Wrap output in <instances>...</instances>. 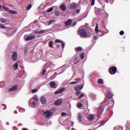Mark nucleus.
Segmentation results:
<instances>
[{
  "label": "nucleus",
  "mask_w": 130,
  "mask_h": 130,
  "mask_svg": "<svg viewBox=\"0 0 130 130\" xmlns=\"http://www.w3.org/2000/svg\"><path fill=\"white\" fill-rule=\"evenodd\" d=\"M31 8H32V4H28L27 6L26 10L29 11Z\"/></svg>",
  "instance_id": "24"
},
{
  "label": "nucleus",
  "mask_w": 130,
  "mask_h": 130,
  "mask_svg": "<svg viewBox=\"0 0 130 130\" xmlns=\"http://www.w3.org/2000/svg\"><path fill=\"white\" fill-rule=\"evenodd\" d=\"M100 109L102 111V112H103V111H104V107L102 106H100Z\"/></svg>",
  "instance_id": "28"
},
{
  "label": "nucleus",
  "mask_w": 130,
  "mask_h": 130,
  "mask_svg": "<svg viewBox=\"0 0 130 130\" xmlns=\"http://www.w3.org/2000/svg\"><path fill=\"white\" fill-rule=\"evenodd\" d=\"M50 87H51L52 88L55 89V88H56V87H57V86L56 85V84L55 83V82L54 81H52L50 82Z\"/></svg>",
  "instance_id": "13"
},
{
  "label": "nucleus",
  "mask_w": 130,
  "mask_h": 130,
  "mask_svg": "<svg viewBox=\"0 0 130 130\" xmlns=\"http://www.w3.org/2000/svg\"><path fill=\"white\" fill-rule=\"evenodd\" d=\"M24 53H27V50L26 51V50H24Z\"/></svg>",
  "instance_id": "53"
},
{
  "label": "nucleus",
  "mask_w": 130,
  "mask_h": 130,
  "mask_svg": "<svg viewBox=\"0 0 130 130\" xmlns=\"http://www.w3.org/2000/svg\"><path fill=\"white\" fill-rule=\"evenodd\" d=\"M38 101V98L37 97L36 98H32L31 99H30V104L33 105V106H35V103Z\"/></svg>",
  "instance_id": "5"
},
{
  "label": "nucleus",
  "mask_w": 130,
  "mask_h": 130,
  "mask_svg": "<svg viewBox=\"0 0 130 130\" xmlns=\"http://www.w3.org/2000/svg\"><path fill=\"white\" fill-rule=\"evenodd\" d=\"M72 23H73V20L72 19H69L64 22L65 26H71Z\"/></svg>",
  "instance_id": "7"
},
{
  "label": "nucleus",
  "mask_w": 130,
  "mask_h": 130,
  "mask_svg": "<svg viewBox=\"0 0 130 130\" xmlns=\"http://www.w3.org/2000/svg\"><path fill=\"white\" fill-rule=\"evenodd\" d=\"M33 39H35V36H30L26 38L25 40L27 41H29L30 40H32Z\"/></svg>",
  "instance_id": "15"
},
{
  "label": "nucleus",
  "mask_w": 130,
  "mask_h": 130,
  "mask_svg": "<svg viewBox=\"0 0 130 130\" xmlns=\"http://www.w3.org/2000/svg\"><path fill=\"white\" fill-rule=\"evenodd\" d=\"M95 5V0H92L91 2V6H94Z\"/></svg>",
  "instance_id": "43"
},
{
  "label": "nucleus",
  "mask_w": 130,
  "mask_h": 130,
  "mask_svg": "<svg viewBox=\"0 0 130 130\" xmlns=\"http://www.w3.org/2000/svg\"><path fill=\"white\" fill-rule=\"evenodd\" d=\"M117 72V68L115 66H112L109 69V73L110 75H114Z\"/></svg>",
  "instance_id": "1"
},
{
  "label": "nucleus",
  "mask_w": 130,
  "mask_h": 130,
  "mask_svg": "<svg viewBox=\"0 0 130 130\" xmlns=\"http://www.w3.org/2000/svg\"><path fill=\"white\" fill-rule=\"evenodd\" d=\"M17 89H18V85H15L13 87H12L11 88L9 89V91L13 92L14 91H16V90H17Z\"/></svg>",
  "instance_id": "10"
},
{
  "label": "nucleus",
  "mask_w": 130,
  "mask_h": 130,
  "mask_svg": "<svg viewBox=\"0 0 130 130\" xmlns=\"http://www.w3.org/2000/svg\"><path fill=\"white\" fill-rule=\"evenodd\" d=\"M62 103V99H59L55 102V105H60Z\"/></svg>",
  "instance_id": "12"
},
{
  "label": "nucleus",
  "mask_w": 130,
  "mask_h": 130,
  "mask_svg": "<svg viewBox=\"0 0 130 130\" xmlns=\"http://www.w3.org/2000/svg\"><path fill=\"white\" fill-rule=\"evenodd\" d=\"M83 97H84V94L82 93L80 96L79 98V99H82V98H83Z\"/></svg>",
  "instance_id": "41"
},
{
  "label": "nucleus",
  "mask_w": 130,
  "mask_h": 130,
  "mask_svg": "<svg viewBox=\"0 0 130 130\" xmlns=\"http://www.w3.org/2000/svg\"><path fill=\"white\" fill-rule=\"evenodd\" d=\"M84 88V84H80L74 87L75 91H80Z\"/></svg>",
  "instance_id": "6"
},
{
  "label": "nucleus",
  "mask_w": 130,
  "mask_h": 130,
  "mask_svg": "<svg viewBox=\"0 0 130 130\" xmlns=\"http://www.w3.org/2000/svg\"><path fill=\"white\" fill-rule=\"evenodd\" d=\"M74 60H78V57H74Z\"/></svg>",
  "instance_id": "50"
},
{
  "label": "nucleus",
  "mask_w": 130,
  "mask_h": 130,
  "mask_svg": "<svg viewBox=\"0 0 130 130\" xmlns=\"http://www.w3.org/2000/svg\"><path fill=\"white\" fill-rule=\"evenodd\" d=\"M87 118H88V119H89V120H90V121H92L93 120V119H94V118H95V117H94V115H90L87 117Z\"/></svg>",
  "instance_id": "21"
},
{
  "label": "nucleus",
  "mask_w": 130,
  "mask_h": 130,
  "mask_svg": "<svg viewBox=\"0 0 130 130\" xmlns=\"http://www.w3.org/2000/svg\"><path fill=\"white\" fill-rule=\"evenodd\" d=\"M77 119L79 121V122H81L82 121V115L80 113H79L77 115Z\"/></svg>",
  "instance_id": "20"
},
{
  "label": "nucleus",
  "mask_w": 130,
  "mask_h": 130,
  "mask_svg": "<svg viewBox=\"0 0 130 130\" xmlns=\"http://www.w3.org/2000/svg\"><path fill=\"white\" fill-rule=\"evenodd\" d=\"M52 44H53L52 41H50L49 43V47L53 48V46H52Z\"/></svg>",
  "instance_id": "25"
},
{
  "label": "nucleus",
  "mask_w": 130,
  "mask_h": 130,
  "mask_svg": "<svg viewBox=\"0 0 130 130\" xmlns=\"http://www.w3.org/2000/svg\"><path fill=\"white\" fill-rule=\"evenodd\" d=\"M71 10H75L78 8V5L76 3H72L70 7Z\"/></svg>",
  "instance_id": "11"
},
{
  "label": "nucleus",
  "mask_w": 130,
  "mask_h": 130,
  "mask_svg": "<svg viewBox=\"0 0 130 130\" xmlns=\"http://www.w3.org/2000/svg\"><path fill=\"white\" fill-rule=\"evenodd\" d=\"M79 33L80 34L81 37H87L88 36V34H87V31L86 29L81 28L79 30Z\"/></svg>",
  "instance_id": "3"
},
{
  "label": "nucleus",
  "mask_w": 130,
  "mask_h": 130,
  "mask_svg": "<svg viewBox=\"0 0 130 130\" xmlns=\"http://www.w3.org/2000/svg\"><path fill=\"white\" fill-rule=\"evenodd\" d=\"M2 8L3 10L6 11V12H8V13H10V14H12V15H17V14H18L17 11L11 10L10 9H9V8L6 6H3Z\"/></svg>",
  "instance_id": "2"
},
{
  "label": "nucleus",
  "mask_w": 130,
  "mask_h": 130,
  "mask_svg": "<svg viewBox=\"0 0 130 130\" xmlns=\"http://www.w3.org/2000/svg\"><path fill=\"white\" fill-rule=\"evenodd\" d=\"M81 94V91H76L75 92V94L76 95V96H79V95H80Z\"/></svg>",
  "instance_id": "32"
},
{
  "label": "nucleus",
  "mask_w": 130,
  "mask_h": 130,
  "mask_svg": "<svg viewBox=\"0 0 130 130\" xmlns=\"http://www.w3.org/2000/svg\"><path fill=\"white\" fill-rule=\"evenodd\" d=\"M53 11V8H51L49 9L47 11L48 13H50L51 12H52Z\"/></svg>",
  "instance_id": "31"
},
{
  "label": "nucleus",
  "mask_w": 130,
  "mask_h": 130,
  "mask_svg": "<svg viewBox=\"0 0 130 130\" xmlns=\"http://www.w3.org/2000/svg\"><path fill=\"white\" fill-rule=\"evenodd\" d=\"M41 102L42 103V104H46V98L44 96H42L40 99Z\"/></svg>",
  "instance_id": "16"
},
{
  "label": "nucleus",
  "mask_w": 130,
  "mask_h": 130,
  "mask_svg": "<svg viewBox=\"0 0 130 130\" xmlns=\"http://www.w3.org/2000/svg\"><path fill=\"white\" fill-rule=\"evenodd\" d=\"M101 123H102L101 125H100V126H101V125H102L103 124V122H102Z\"/></svg>",
  "instance_id": "54"
},
{
  "label": "nucleus",
  "mask_w": 130,
  "mask_h": 130,
  "mask_svg": "<svg viewBox=\"0 0 130 130\" xmlns=\"http://www.w3.org/2000/svg\"><path fill=\"white\" fill-rule=\"evenodd\" d=\"M75 129L74 128H72L71 130H74Z\"/></svg>",
  "instance_id": "57"
},
{
  "label": "nucleus",
  "mask_w": 130,
  "mask_h": 130,
  "mask_svg": "<svg viewBox=\"0 0 130 130\" xmlns=\"http://www.w3.org/2000/svg\"><path fill=\"white\" fill-rule=\"evenodd\" d=\"M98 2H100V0H98Z\"/></svg>",
  "instance_id": "58"
},
{
  "label": "nucleus",
  "mask_w": 130,
  "mask_h": 130,
  "mask_svg": "<svg viewBox=\"0 0 130 130\" xmlns=\"http://www.w3.org/2000/svg\"><path fill=\"white\" fill-rule=\"evenodd\" d=\"M70 85H72V84H78V82L77 81H75V82H72L69 83Z\"/></svg>",
  "instance_id": "40"
},
{
  "label": "nucleus",
  "mask_w": 130,
  "mask_h": 130,
  "mask_svg": "<svg viewBox=\"0 0 130 130\" xmlns=\"http://www.w3.org/2000/svg\"><path fill=\"white\" fill-rule=\"evenodd\" d=\"M46 70H44V71H43L42 74L44 75H45V73H46Z\"/></svg>",
  "instance_id": "49"
},
{
  "label": "nucleus",
  "mask_w": 130,
  "mask_h": 130,
  "mask_svg": "<svg viewBox=\"0 0 130 130\" xmlns=\"http://www.w3.org/2000/svg\"><path fill=\"white\" fill-rule=\"evenodd\" d=\"M35 34H37V33H39V31H35Z\"/></svg>",
  "instance_id": "52"
},
{
  "label": "nucleus",
  "mask_w": 130,
  "mask_h": 130,
  "mask_svg": "<svg viewBox=\"0 0 130 130\" xmlns=\"http://www.w3.org/2000/svg\"><path fill=\"white\" fill-rule=\"evenodd\" d=\"M53 22H54V20H50L49 22L48 25H51V24H52V23H53Z\"/></svg>",
  "instance_id": "42"
},
{
  "label": "nucleus",
  "mask_w": 130,
  "mask_h": 130,
  "mask_svg": "<svg viewBox=\"0 0 130 130\" xmlns=\"http://www.w3.org/2000/svg\"><path fill=\"white\" fill-rule=\"evenodd\" d=\"M17 52L14 51L12 54V59L13 61H16V60H17Z\"/></svg>",
  "instance_id": "9"
},
{
  "label": "nucleus",
  "mask_w": 130,
  "mask_h": 130,
  "mask_svg": "<svg viewBox=\"0 0 130 130\" xmlns=\"http://www.w3.org/2000/svg\"><path fill=\"white\" fill-rule=\"evenodd\" d=\"M76 12H77V14H79V13H80V10H76Z\"/></svg>",
  "instance_id": "51"
},
{
  "label": "nucleus",
  "mask_w": 130,
  "mask_h": 130,
  "mask_svg": "<svg viewBox=\"0 0 130 130\" xmlns=\"http://www.w3.org/2000/svg\"><path fill=\"white\" fill-rule=\"evenodd\" d=\"M120 35L122 36L124 34V31L123 30H121L119 32Z\"/></svg>",
  "instance_id": "38"
},
{
  "label": "nucleus",
  "mask_w": 130,
  "mask_h": 130,
  "mask_svg": "<svg viewBox=\"0 0 130 130\" xmlns=\"http://www.w3.org/2000/svg\"><path fill=\"white\" fill-rule=\"evenodd\" d=\"M64 115H67V113H66V112H62L61 113V116H64Z\"/></svg>",
  "instance_id": "47"
},
{
  "label": "nucleus",
  "mask_w": 130,
  "mask_h": 130,
  "mask_svg": "<svg viewBox=\"0 0 130 130\" xmlns=\"http://www.w3.org/2000/svg\"><path fill=\"white\" fill-rule=\"evenodd\" d=\"M0 28L2 29H6V26H4V25L0 24Z\"/></svg>",
  "instance_id": "35"
},
{
  "label": "nucleus",
  "mask_w": 130,
  "mask_h": 130,
  "mask_svg": "<svg viewBox=\"0 0 130 130\" xmlns=\"http://www.w3.org/2000/svg\"><path fill=\"white\" fill-rule=\"evenodd\" d=\"M31 92L32 93H36V92H37V89H32Z\"/></svg>",
  "instance_id": "45"
},
{
  "label": "nucleus",
  "mask_w": 130,
  "mask_h": 130,
  "mask_svg": "<svg viewBox=\"0 0 130 130\" xmlns=\"http://www.w3.org/2000/svg\"><path fill=\"white\" fill-rule=\"evenodd\" d=\"M70 85H72V84H78V82L77 81H75V82H72L69 83Z\"/></svg>",
  "instance_id": "39"
},
{
  "label": "nucleus",
  "mask_w": 130,
  "mask_h": 130,
  "mask_svg": "<svg viewBox=\"0 0 130 130\" xmlns=\"http://www.w3.org/2000/svg\"><path fill=\"white\" fill-rule=\"evenodd\" d=\"M13 68H14V70L15 71H16V70H17V69H18V63H15L14 65H13Z\"/></svg>",
  "instance_id": "26"
},
{
  "label": "nucleus",
  "mask_w": 130,
  "mask_h": 130,
  "mask_svg": "<svg viewBox=\"0 0 130 130\" xmlns=\"http://www.w3.org/2000/svg\"><path fill=\"white\" fill-rule=\"evenodd\" d=\"M1 8H2V6L0 5V10H1Z\"/></svg>",
  "instance_id": "56"
},
{
  "label": "nucleus",
  "mask_w": 130,
  "mask_h": 130,
  "mask_svg": "<svg viewBox=\"0 0 130 130\" xmlns=\"http://www.w3.org/2000/svg\"><path fill=\"white\" fill-rule=\"evenodd\" d=\"M107 96L109 99H111L113 97V94L111 93V92L109 91H107Z\"/></svg>",
  "instance_id": "14"
},
{
  "label": "nucleus",
  "mask_w": 130,
  "mask_h": 130,
  "mask_svg": "<svg viewBox=\"0 0 130 130\" xmlns=\"http://www.w3.org/2000/svg\"><path fill=\"white\" fill-rule=\"evenodd\" d=\"M66 90V88L64 87H61L60 89L58 90H57L55 92V94H61L62 92H63Z\"/></svg>",
  "instance_id": "8"
},
{
  "label": "nucleus",
  "mask_w": 130,
  "mask_h": 130,
  "mask_svg": "<svg viewBox=\"0 0 130 130\" xmlns=\"http://www.w3.org/2000/svg\"><path fill=\"white\" fill-rule=\"evenodd\" d=\"M83 107V104L81 103H79L77 105V107L78 108H81V107Z\"/></svg>",
  "instance_id": "27"
},
{
  "label": "nucleus",
  "mask_w": 130,
  "mask_h": 130,
  "mask_svg": "<svg viewBox=\"0 0 130 130\" xmlns=\"http://www.w3.org/2000/svg\"><path fill=\"white\" fill-rule=\"evenodd\" d=\"M55 16H59L60 14H59V12L56 11L55 12Z\"/></svg>",
  "instance_id": "34"
},
{
  "label": "nucleus",
  "mask_w": 130,
  "mask_h": 130,
  "mask_svg": "<svg viewBox=\"0 0 130 130\" xmlns=\"http://www.w3.org/2000/svg\"><path fill=\"white\" fill-rule=\"evenodd\" d=\"M20 112H25V109H22V108H20L19 109Z\"/></svg>",
  "instance_id": "36"
},
{
  "label": "nucleus",
  "mask_w": 130,
  "mask_h": 130,
  "mask_svg": "<svg viewBox=\"0 0 130 130\" xmlns=\"http://www.w3.org/2000/svg\"><path fill=\"white\" fill-rule=\"evenodd\" d=\"M60 10H61V11H63V12H64V11L67 10V6H66L64 4H62V5L60 6Z\"/></svg>",
  "instance_id": "18"
},
{
  "label": "nucleus",
  "mask_w": 130,
  "mask_h": 130,
  "mask_svg": "<svg viewBox=\"0 0 130 130\" xmlns=\"http://www.w3.org/2000/svg\"><path fill=\"white\" fill-rule=\"evenodd\" d=\"M80 59H83L85 58V55L84 53H81L80 55Z\"/></svg>",
  "instance_id": "22"
},
{
  "label": "nucleus",
  "mask_w": 130,
  "mask_h": 130,
  "mask_svg": "<svg viewBox=\"0 0 130 130\" xmlns=\"http://www.w3.org/2000/svg\"><path fill=\"white\" fill-rule=\"evenodd\" d=\"M97 38H98V37H97V36H95L93 37L94 40H96V39H97Z\"/></svg>",
  "instance_id": "48"
},
{
  "label": "nucleus",
  "mask_w": 130,
  "mask_h": 130,
  "mask_svg": "<svg viewBox=\"0 0 130 130\" xmlns=\"http://www.w3.org/2000/svg\"><path fill=\"white\" fill-rule=\"evenodd\" d=\"M8 22V19H6V18H0V22L3 24H5V23H7Z\"/></svg>",
  "instance_id": "19"
},
{
  "label": "nucleus",
  "mask_w": 130,
  "mask_h": 130,
  "mask_svg": "<svg viewBox=\"0 0 130 130\" xmlns=\"http://www.w3.org/2000/svg\"><path fill=\"white\" fill-rule=\"evenodd\" d=\"M43 115L45 116L46 118H49L52 115V112L49 111H46L44 112Z\"/></svg>",
  "instance_id": "4"
},
{
  "label": "nucleus",
  "mask_w": 130,
  "mask_h": 130,
  "mask_svg": "<svg viewBox=\"0 0 130 130\" xmlns=\"http://www.w3.org/2000/svg\"><path fill=\"white\" fill-rule=\"evenodd\" d=\"M57 48H58V47H59V45H58L57 46Z\"/></svg>",
  "instance_id": "55"
},
{
  "label": "nucleus",
  "mask_w": 130,
  "mask_h": 130,
  "mask_svg": "<svg viewBox=\"0 0 130 130\" xmlns=\"http://www.w3.org/2000/svg\"><path fill=\"white\" fill-rule=\"evenodd\" d=\"M43 33H45V30L39 31V34H43Z\"/></svg>",
  "instance_id": "37"
},
{
  "label": "nucleus",
  "mask_w": 130,
  "mask_h": 130,
  "mask_svg": "<svg viewBox=\"0 0 130 130\" xmlns=\"http://www.w3.org/2000/svg\"><path fill=\"white\" fill-rule=\"evenodd\" d=\"M82 50L83 48L81 47H77L75 48V51H76V52H81V51H82Z\"/></svg>",
  "instance_id": "17"
},
{
  "label": "nucleus",
  "mask_w": 130,
  "mask_h": 130,
  "mask_svg": "<svg viewBox=\"0 0 130 130\" xmlns=\"http://www.w3.org/2000/svg\"><path fill=\"white\" fill-rule=\"evenodd\" d=\"M61 41H60V40L59 39H56L55 41V43H61Z\"/></svg>",
  "instance_id": "30"
},
{
  "label": "nucleus",
  "mask_w": 130,
  "mask_h": 130,
  "mask_svg": "<svg viewBox=\"0 0 130 130\" xmlns=\"http://www.w3.org/2000/svg\"><path fill=\"white\" fill-rule=\"evenodd\" d=\"M2 106L3 107V109H4L5 110V109H7V105H6L5 104H2Z\"/></svg>",
  "instance_id": "33"
},
{
  "label": "nucleus",
  "mask_w": 130,
  "mask_h": 130,
  "mask_svg": "<svg viewBox=\"0 0 130 130\" xmlns=\"http://www.w3.org/2000/svg\"><path fill=\"white\" fill-rule=\"evenodd\" d=\"M61 43L62 48H64V43H63V42L62 41Z\"/></svg>",
  "instance_id": "44"
},
{
  "label": "nucleus",
  "mask_w": 130,
  "mask_h": 130,
  "mask_svg": "<svg viewBox=\"0 0 130 130\" xmlns=\"http://www.w3.org/2000/svg\"><path fill=\"white\" fill-rule=\"evenodd\" d=\"M76 25H77V22H74L72 25V27H75V26H76Z\"/></svg>",
  "instance_id": "46"
},
{
  "label": "nucleus",
  "mask_w": 130,
  "mask_h": 130,
  "mask_svg": "<svg viewBox=\"0 0 130 130\" xmlns=\"http://www.w3.org/2000/svg\"><path fill=\"white\" fill-rule=\"evenodd\" d=\"M95 32L96 33H98V32H99V30H98V24L95 26Z\"/></svg>",
  "instance_id": "29"
},
{
  "label": "nucleus",
  "mask_w": 130,
  "mask_h": 130,
  "mask_svg": "<svg viewBox=\"0 0 130 130\" xmlns=\"http://www.w3.org/2000/svg\"><path fill=\"white\" fill-rule=\"evenodd\" d=\"M98 84H103V79H99L98 80Z\"/></svg>",
  "instance_id": "23"
}]
</instances>
